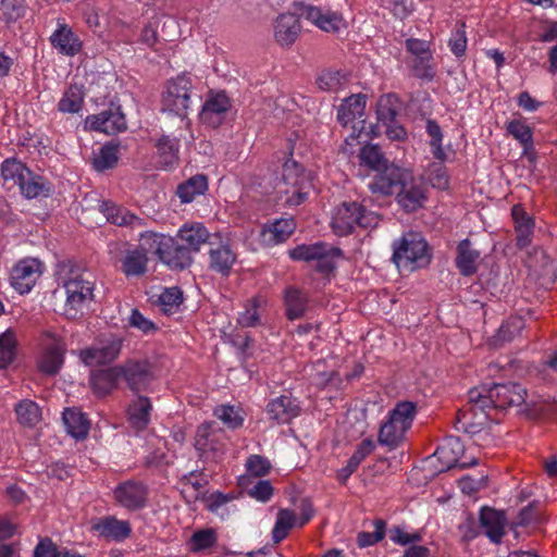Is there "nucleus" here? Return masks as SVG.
Here are the masks:
<instances>
[{
    "instance_id": "4",
    "label": "nucleus",
    "mask_w": 557,
    "mask_h": 557,
    "mask_svg": "<svg viewBox=\"0 0 557 557\" xmlns=\"http://www.w3.org/2000/svg\"><path fill=\"white\" fill-rule=\"evenodd\" d=\"M376 224L377 216L356 201L343 202L336 207L331 222L333 232L338 236L352 233L356 226L368 228Z\"/></svg>"
},
{
    "instance_id": "64",
    "label": "nucleus",
    "mask_w": 557,
    "mask_h": 557,
    "mask_svg": "<svg viewBox=\"0 0 557 557\" xmlns=\"http://www.w3.org/2000/svg\"><path fill=\"white\" fill-rule=\"evenodd\" d=\"M191 542L193 550L198 552L213 546L216 542V536L213 530H200L193 534Z\"/></svg>"
},
{
    "instance_id": "35",
    "label": "nucleus",
    "mask_w": 557,
    "mask_h": 557,
    "mask_svg": "<svg viewBox=\"0 0 557 557\" xmlns=\"http://www.w3.org/2000/svg\"><path fill=\"white\" fill-rule=\"evenodd\" d=\"M366 108V96L358 94L346 98L337 111V120L346 126L357 117H362Z\"/></svg>"
},
{
    "instance_id": "43",
    "label": "nucleus",
    "mask_w": 557,
    "mask_h": 557,
    "mask_svg": "<svg viewBox=\"0 0 557 557\" xmlns=\"http://www.w3.org/2000/svg\"><path fill=\"white\" fill-rule=\"evenodd\" d=\"M409 67L412 76L423 82H432L436 76L433 54L411 58L409 61Z\"/></svg>"
},
{
    "instance_id": "60",
    "label": "nucleus",
    "mask_w": 557,
    "mask_h": 557,
    "mask_svg": "<svg viewBox=\"0 0 557 557\" xmlns=\"http://www.w3.org/2000/svg\"><path fill=\"white\" fill-rule=\"evenodd\" d=\"M0 11L8 23L15 22L24 16L25 0H2Z\"/></svg>"
},
{
    "instance_id": "45",
    "label": "nucleus",
    "mask_w": 557,
    "mask_h": 557,
    "mask_svg": "<svg viewBox=\"0 0 557 557\" xmlns=\"http://www.w3.org/2000/svg\"><path fill=\"white\" fill-rule=\"evenodd\" d=\"M17 421L26 426H35L41 419L39 406L29 399H23L15 406Z\"/></svg>"
},
{
    "instance_id": "40",
    "label": "nucleus",
    "mask_w": 557,
    "mask_h": 557,
    "mask_svg": "<svg viewBox=\"0 0 557 557\" xmlns=\"http://www.w3.org/2000/svg\"><path fill=\"white\" fill-rule=\"evenodd\" d=\"M406 429L401 423L394 421L391 417L383 423L379 432V443L389 449L396 448L404 440Z\"/></svg>"
},
{
    "instance_id": "14",
    "label": "nucleus",
    "mask_w": 557,
    "mask_h": 557,
    "mask_svg": "<svg viewBox=\"0 0 557 557\" xmlns=\"http://www.w3.org/2000/svg\"><path fill=\"white\" fill-rule=\"evenodd\" d=\"M408 171L394 164L377 172L369 187L372 194L392 196L397 194Z\"/></svg>"
},
{
    "instance_id": "47",
    "label": "nucleus",
    "mask_w": 557,
    "mask_h": 557,
    "mask_svg": "<svg viewBox=\"0 0 557 557\" xmlns=\"http://www.w3.org/2000/svg\"><path fill=\"white\" fill-rule=\"evenodd\" d=\"M478 414L463 408L460 409L457 412L456 416V429L458 431H462L465 433L469 434H476L482 430V426L487 421V414L486 416H480L479 420L476 422L473 421V419Z\"/></svg>"
},
{
    "instance_id": "62",
    "label": "nucleus",
    "mask_w": 557,
    "mask_h": 557,
    "mask_svg": "<svg viewBox=\"0 0 557 557\" xmlns=\"http://www.w3.org/2000/svg\"><path fill=\"white\" fill-rule=\"evenodd\" d=\"M466 24L463 22L458 23V27L451 34L449 39V47L451 52L460 58L465 55L467 49V36L465 30Z\"/></svg>"
},
{
    "instance_id": "12",
    "label": "nucleus",
    "mask_w": 557,
    "mask_h": 557,
    "mask_svg": "<svg viewBox=\"0 0 557 557\" xmlns=\"http://www.w3.org/2000/svg\"><path fill=\"white\" fill-rule=\"evenodd\" d=\"M90 128L94 131L102 132L108 135H114L116 133L126 129V119L121 110L120 106L111 103L108 110L100 112L99 114L89 115L86 120Z\"/></svg>"
},
{
    "instance_id": "22",
    "label": "nucleus",
    "mask_w": 557,
    "mask_h": 557,
    "mask_svg": "<svg viewBox=\"0 0 557 557\" xmlns=\"http://www.w3.org/2000/svg\"><path fill=\"white\" fill-rule=\"evenodd\" d=\"M230 108L231 103L228 97L224 92L216 94L205 102L200 119L203 123L216 127L222 123L224 114Z\"/></svg>"
},
{
    "instance_id": "2",
    "label": "nucleus",
    "mask_w": 557,
    "mask_h": 557,
    "mask_svg": "<svg viewBox=\"0 0 557 557\" xmlns=\"http://www.w3.org/2000/svg\"><path fill=\"white\" fill-rule=\"evenodd\" d=\"M281 199L287 206H299L312 188L310 173L297 161L287 160L282 169V178L276 185Z\"/></svg>"
},
{
    "instance_id": "30",
    "label": "nucleus",
    "mask_w": 557,
    "mask_h": 557,
    "mask_svg": "<svg viewBox=\"0 0 557 557\" xmlns=\"http://www.w3.org/2000/svg\"><path fill=\"white\" fill-rule=\"evenodd\" d=\"M148 257L145 249H128L121 259V271L126 277L141 276L147 272Z\"/></svg>"
},
{
    "instance_id": "53",
    "label": "nucleus",
    "mask_w": 557,
    "mask_h": 557,
    "mask_svg": "<svg viewBox=\"0 0 557 557\" xmlns=\"http://www.w3.org/2000/svg\"><path fill=\"white\" fill-rule=\"evenodd\" d=\"M417 414V404L413 401H399L395 408L389 412V417L401 423L406 429H410L412 421Z\"/></svg>"
},
{
    "instance_id": "59",
    "label": "nucleus",
    "mask_w": 557,
    "mask_h": 557,
    "mask_svg": "<svg viewBox=\"0 0 557 557\" xmlns=\"http://www.w3.org/2000/svg\"><path fill=\"white\" fill-rule=\"evenodd\" d=\"M272 466L270 461L261 455H251L246 461V470L248 475L253 478H262L267 475Z\"/></svg>"
},
{
    "instance_id": "28",
    "label": "nucleus",
    "mask_w": 557,
    "mask_h": 557,
    "mask_svg": "<svg viewBox=\"0 0 557 557\" xmlns=\"http://www.w3.org/2000/svg\"><path fill=\"white\" fill-rule=\"evenodd\" d=\"M210 237L207 228L200 224H186L184 225L176 236V239L180 240L190 252L199 251L201 245L206 244Z\"/></svg>"
},
{
    "instance_id": "21",
    "label": "nucleus",
    "mask_w": 557,
    "mask_h": 557,
    "mask_svg": "<svg viewBox=\"0 0 557 557\" xmlns=\"http://www.w3.org/2000/svg\"><path fill=\"white\" fill-rule=\"evenodd\" d=\"M296 230L294 218H282L262 227L261 237L264 244L273 246L284 243Z\"/></svg>"
},
{
    "instance_id": "32",
    "label": "nucleus",
    "mask_w": 557,
    "mask_h": 557,
    "mask_svg": "<svg viewBox=\"0 0 557 557\" xmlns=\"http://www.w3.org/2000/svg\"><path fill=\"white\" fill-rule=\"evenodd\" d=\"M63 422L67 433L74 438L84 440L87 437L90 422L81 410L66 408L63 412Z\"/></svg>"
},
{
    "instance_id": "20",
    "label": "nucleus",
    "mask_w": 557,
    "mask_h": 557,
    "mask_svg": "<svg viewBox=\"0 0 557 557\" xmlns=\"http://www.w3.org/2000/svg\"><path fill=\"white\" fill-rule=\"evenodd\" d=\"M301 29L298 15L294 13L281 14L274 25V36L282 47L292 46L299 36Z\"/></svg>"
},
{
    "instance_id": "26",
    "label": "nucleus",
    "mask_w": 557,
    "mask_h": 557,
    "mask_svg": "<svg viewBox=\"0 0 557 557\" xmlns=\"http://www.w3.org/2000/svg\"><path fill=\"white\" fill-rule=\"evenodd\" d=\"M101 211L107 216V220L119 226H128L132 228H139L145 225V221L131 213L127 209L117 207L111 201H103Z\"/></svg>"
},
{
    "instance_id": "41",
    "label": "nucleus",
    "mask_w": 557,
    "mask_h": 557,
    "mask_svg": "<svg viewBox=\"0 0 557 557\" xmlns=\"http://www.w3.org/2000/svg\"><path fill=\"white\" fill-rule=\"evenodd\" d=\"M208 189V177L203 174H197L177 186L176 195L182 202H190L197 195L203 194Z\"/></svg>"
},
{
    "instance_id": "61",
    "label": "nucleus",
    "mask_w": 557,
    "mask_h": 557,
    "mask_svg": "<svg viewBox=\"0 0 557 557\" xmlns=\"http://www.w3.org/2000/svg\"><path fill=\"white\" fill-rule=\"evenodd\" d=\"M541 519L540 502L533 500L528 506L522 508L517 517L516 524L527 527L531 523H536Z\"/></svg>"
},
{
    "instance_id": "16",
    "label": "nucleus",
    "mask_w": 557,
    "mask_h": 557,
    "mask_svg": "<svg viewBox=\"0 0 557 557\" xmlns=\"http://www.w3.org/2000/svg\"><path fill=\"white\" fill-rule=\"evenodd\" d=\"M122 345L121 338L112 337L100 345L82 350L81 358L87 366L108 364L117 358Z\"/></svg>"
},
{
    "instance_id": "48",
    "label": "nucleus",
    "mask_w": 557,
    "mask_h": 557,
    "mask_svg": "<svg viewBox=\"0 0 557 557\" xmlns=\"http://www.w3.org/2000/svg\"><path fill=\"white\" fill-rule=\"evenodd\" d=\"M506 128L508 134L522 145L524 154H529L533 150V133L530 126L519 120H513L507 124Z\"/></svg>"
},
{
    "instance_id": "25",
    "label": "nucleus",
    "mask_w": 557,
    "mask_h": 557,
    "mask_svg": "<svg viewBox=\"0 0 557 557\" xmlns=\"http://www.w3.org/2000/svg\"><path fill=\"white\" fill-rule=\"evenodd\" d=\"M301 14L319 28L327 33L338 32L343 23V18L339 14L330 11L324 12L318 7L307 5L301 11Z\"/></svg>"
},
{
    "instance_id": "29",
    "label": "nucleus",
    "mask_w": 557,
    "mask_h": 557,
    "mask_svg": "<svg viewBox=\"0 0 557 557\" xmlns=\"http://www.w3.org/2000/svg\"><path fill=\"white\" fill-rule=\"evenodd\" d=\"M121 366L99 370L91 376V386L99 396H106L116 388L121 374Z\"/></svg>"
},
{
    "instance_id": "56",
    "label": "nucleus",
    "mask_w": 557,
    "mask_h": 557,
    "mask_svg": "<svg viewBox=\"0 0 557 557\" xmlns=\"http://www.w3.org/2000/svg\"><path fill=\"white\" fill-rule=\"evenodd\" d=\"M375 527L374 532H359L357 535V543L359 547H368L382 541L386 533V522L383 519H375L373 521Z\"/></svg>"
},
{
    "instance_id": "6",
    "label": "nucleus",
    "mask_w": 557,
    "mask_h": 557,
    "mask_svg": "<svg viewBox=\"0 0 557 557\" xmlns=\"http://www.w3.org/2000/svg\"><path fill=\"white\" fill-rule=\"evenodd\" d=\"M293 260L317 261L315 270L324 275L331 274L336 268V261L343 257L338 247L325 243L299 245L288 252Z\"/></svg>"
},
{
    "instance_id": "37",
    "label": "nucleus",
    "mask_w": 557,
    "mask_h": 557,
    "mask_svg": "<svg viewBox=\"0 0 557 557\" xmlns=\"http://www.w3.org/2000/svg\"><path fill=\"white\" fill-rule=\"evenodd\" d=\"M494 397H492V389L491 387L486 388L483 386L482 388H472L469 391V400L466 409L479 413V411L482 413L481 416H486L487 419L490 418V413L487 409H495V403Z\"/></svg>"
},
{
    "instance_id": "5",
    "label": "nucleus",
    "mask_w": 557,
    "mask_h": 557,
    "mask_svg": "<svg viewBox=\"0 0 557 557\" xmlns=\"http://www.w3.org/2000/svg\"><path fill=\"white\" fill-rule=\"evenodd\" d=\"M426 242L418 233L410 232L404 235L398 244H394L392 260L397 267L414 270L430 262Z\"/></svg>"
},
{
    "instance_id": "23",
    "label": "nucleus",
    "mask_w": 557,
    "mask_h": 557,
    "mask_svg": "<svg viewBox=\"0 0 557 557\" xmlns=\"http://www.w3.org/2000/svg\"><path fill=\"white\" fill-rule=\"evenodd\" d=\"M152 403L149 397L138 395L127 407V421L129 425L137 430H145L150 422Z\"/></svg>"
},
{
    "instance_id": "57",
    "label": "nucleus",
    "mask_w": 557,
    "mask_h": 557,
    "mask_svg": "<svg viewBox=\"0 0 557 557\" xmlns=\"http://www.w3.org/2000/svg\"><path fill=\"white\" fill-rule=\"evenodd\" d=\"M528 264L540 275H548L552 272V260L541 248L534 249L528 259Z\"/></svg>"
},
{
    "instance_id": "54",
    "label": "nucleus",
    "mask_w": 557,
    "mask_h": 557,
    "mask_svg": "<svg viewBox=\"0 0 557 557\" xmlns=\"http://www.w3.org/2000/svg\"><path fill=\"white\" fill-rule=\"evenodd\" d=\"M157 148L164 165H172L177 161L178 139L162 135L157 143Z\"/></svg>"
},
{
    "instance_id": "52",
    "label": "nucleus",
    "mask_w": 557,
    "mask_h": 557,
    "mask_svg": "<svg viewBox=\"0 0 557 557\" xmlns=\"http://www.w3.org/2000/svg\"><path fill=\"white\" fill-rule=\"evenodd\" d=\"M16 341L11 330L0 335V369H7L15 359Z\"/></svg>"
},
{
    "instance_id": "42",
    "label": "nucleus",
    "mask_w": 557,
    "mask_h": 557,
    "mask_svg": "<svg viewBox=\"0 0 557 557\" xmlns=\"http://www.w3.org/2000/svg\"><path fill=\"white\" fill-rule=\"evenodd\" d=\"M399 99L394 94L383 95L379 98L376 104V117L382 125L395 123L398 115Z\"/></svg>"
},
{
    "instance_id": "24",
    "label": "nucleus",
    "mask_w": 557,
    "mask_h": 557,
    "mask_svg": "<svg viewBox=\"0 0 557 557\" xmlns=\"http://www.w3.org/2000/svg\"><path fill=\"white\" fill-rule=\"evenodd\" d=\"M309 296L298 287L288 286L284 290V305L286 318L290 321L300 319L308 309Z\"/></svg>"
},
{
    "instance_id": "27",
    "label": "nucleus",
    "mask_w": 557,
    "mask_h": 557,
    "mask_svg": "<svg viewBox=\"0 0 557 557\" xmlns=\"http://www.w3.org/2000/svg\"><path fill=\"white\" fill-rule=\"evenodd\" d=\"M101 211L107 216V220L119 226H128L132 228H139L145 225V221L131 213L127 209L117 207L111 201H103Z\"/></svg>"
},
{
    "instance_id": "51",
    "label": "nucleus",
    "mask_w": 557,
    "mask_h": 557,
    "mask_svg": "<svg viewBox=\"0 0 557 557\" xmlns=\"http://www.w3.org/2000/svg\"><path fill=\"white\" fill-rule=\"evenodd\" d=\"M347 83V75L334 70H324L317 78L318 87L324 91H337Z\"/></svg>"
},
{
    "instance_id": "46",
    "label": "nucleus",
    "mask_w": 557,
    "mask_h": 557,
    "mask_svg": "<svg viewBox=\"0 0 557 557\" xmlns=\"http://www.w3.org/2000/svg\"><path fill=\"white\" fill-rule=\"evenodd\" d=\"M84 103V91L81 86L71 85L58 103L59 110L64 113H77Z\"/></svg>"
},
{
    "instance_id": "31",
    "label": "nucleus",
    "mask_w": 557,
    "mask_h": 557,
    "mask_svg": "<svg viewBox=\"0 0 557 557\" xmlns=\"http://www.w3.org/2000/svg\"><path fill=\"white\" fill-rule=\"evenodd\" d=\"M92 530L101 536L111 537L116 541L124 540L131 534L129 523L120 521L115 517H104L92 523Z\"/></svg>"
},
{
    "instance_id": "39",
    "label": "nucleus",
    "mask_w": 557,
    "mask_h": 557,
    "mask_svg": "<svg viewBox=\"0 0 557 557\" xmlns=\"http://www.w3.org/2000/svg\"><path fill=\"white\" fill-rule=\"evenodd\" d=\"M209 255V268L223 276H228L236 260V255L232 249L228 246H220L215 249H210Z\"/></svg>"
},
{
    "instance_id": "11",
    "label": "nucleus",
    "mask_w": 557,
    "mask_h": 557,
    "mask_svg": "<svg viewBox=\"0 0 557 557\" xmlns=\"http://www.w3.org/2000/svg\"><path fill=\"white\" fill-rule=\"evenodd\" d=\"M397 203L408 213L422 208L426 201L425 187L410 172L405 174L400 188L396 194Z\"/></svg>"
},
{
    "instance_id": "8",
    "label": "nucleus",
    "mask_w": 557,
    "mask_h": 557,
    "mask_svg": "<svg viewBox=\"0 0 557 557\" xmlns=\"http://www.w3.org/2000/svg\"><path fill=\"white\" fill-rule=\"evenodd\" d=\"M121 371L122 379L135 394L148 392L157 380L156 367L148 359H127L121 366Z\"/></svg>"
},
{
    "instance_id": "50",
    "label": "nucleus",
    "mask_w": 557,
    "mask_h": 557,
    "mask_svg": "<svg viewBox=\"0 0 557 557\" xmlns=\"http://www.w3.org/2000/svg\"><path fill=\"white\" fill-rule=\"evenodd\" d=\"M296 516L290 509H281L277 512L276 522L272 531V539L275 544L282 542L295 525Z\"/></svg>"
},
{
    "instance_id": "58",
    "label": "nucleus",
    "mask_w": 557,
    "mask_h": 557,
    "mask_svg": "<svg viewBox=\"0 0 557 557\" xmlns=\"http://www.w3.org/2000/svg\"><path fill=\"white\" fill-rule=\"evenodd\" d=\"M183 302V293L178 287L166 288L159 296V305L164 313H172Z\"/></svg>"
},
{
    "instance_id": "34",
    "label": "nucleus",
    "mask_w": 557,
    "mask_h": 557,
    "mask_svg": "<svg viewBox=\"0 0 557 557\" xmlns=\"http://www.w3.org/2000/svg\"><path fill=\"white\" fill-rule=\"evenodd\" d=\"M525 323L521 317H509L491 338V345L495 348L512 342L524 329Z\"/></svg>"
},
{
    "instance_id": "18",
    "label": "nucleus",
    "mask_w": 557,
    "mask_h": 557,
    "mask_svg": "<svg viewBox=\"0 0 557 557\" xmlns=\"http://www.w3.org/2000/svg\"><path fill=\"white\" fill-rule=\"evenodd\" d=\"M147 490L145 485L136 481H126L114 490V497L123 507L136 510L145 506Z\"/></svg>"
},
{
    "instance_id": "63",
    "label": "nucleus",
    "mask_w": 557,
    "mask_h": 557,
    "mask_svg": "<svg viewBox=\"0 0 557 557\" xmlns=\"http://www.w3.org/2000/svg\"><path fill=\"white\" fill-rule=\"evenodd\" d=\"M214 416L231 429H238L243 425L244 419L235 411L233 406L216 407L214 409Z\"/></svg>"
},
{
    "instance_id": "1",
    "label": "nucleus",
    "mask_w": 557,
    "mask_h": 557,
    "mask_svg": "<svg viewBox=\"0 0 557 557\" xmlns=\"http://www.w3.org/2000/svg\"><path fill=\"white\" fill-rule=\"evenodd\" d=\"M1 175L8 188L18 186L22 195L27 199L47 197L50 194L47 181L15 159H7L2 163Z\"/></svg>"
},
{
    "instance_id": "19",
    "label": "nucleus",
    "mask_w": 557,
    "mask_h": 557,
    "mask_svg": "<svg viewBox=\"0 0 557 557\" xmlns=\"http://www.w3.org/2000/svg\"><path fill=\"white\" fill-rule=\"evenodd\" d=\"M480 525L493 543H500L505 535L507 519L504 511L491 507H483L480 511Z\"/></svg>"
},
{
    "instance_id": "10",
    "label": "nucleus",
    "mask_w": 557,
    "mask_h": 557,
    "mask_svg": "<svg viewBox=\"0 0 557 557\" xmlns=\"http://www.w3.org/2000/svg\"><path fill=\"white\" fill-rule=\"evenodd\" d=\"M215 422H205L197 428L194 446L200 458L218 459L224 454V444L220 440Z\"/></svg>"
},
{
    "instance_id": "13",
    "label": "nucleus",
    "mask_w": 557,
    "mask_h": 557,
    "mask_svg": "<svg viewBox=\"0 0 557 557\" xmlns=\"http://www.w3.org/2000/svg\"><path fill=\"white\" fill-rule=\"evenodd\" d=\"M64 287L66 290L65 314L67 318L74 319L86 299L92 298L94 287L90 282L81 276L66 281Z\"/></svg>"
},
{
    "instance_id": "49",
    "label": "nucleus",
    "mask_w": 557,
    "mask_h": 557,
    "mask_svg": "<svg viewBox=\"0 0 557 557\" xmlns=\"http://www.w3.org/2000/svg\"><path fill=\"white\" fill-rule=\"evenodd\" d=\"M117 148L119 145L113 143L103 145L92 160L94 168L99 172L113 169L119 161Z\"/></svg>"
},
{
    "instance_id": "17",
    "label": "nucleus",
    "mask_w": 557,
    "mask_h": 557,
    "mask_svg": "<svg viewBox=\"0 0 557 557\" xmlns=\"http://www.w3.org/2000/svg\"><path fill=\"white\" fill-rule=\"evenodd\" d=\"M300 406L290 395H281L267 405V414L278 424L289 423L300 413Z\"/></svg>"
},
{
    "instance_id": "33",
    "label": "nucleus",
    "mask_w": 557,
    "mask_h": 557,
    "mask_svg": "<svg viewBox=\"0 0 557 557\" xmlns=\"http://www.w3.org/2000/svg\"><path fill=\"white\" fill-rule=\"evenodd\" d=\"M479 257L480 252L471 249L470 240L463 239L457 246L456 267L463 276H471L478 271Z\"/></svg>"
},
{
    "instance_id": "15",
    "label": "nucleus",
    "mask_w": 557,
    "mask_h": 557,
    "mask_svg": "<svg viewBox=\"0 0 557 557\" xmlns=\"http://www.w3.org/2000/svg\"><path fill=\"white\" fill-rule=\"evenodd\" d=\"M491 389L496 410H504L511 406L527 404L528 392L521 384L512 382L494 383Z\"/></svg>"
},
{
    "instance_id": "3",
    "label": "nucleus",
    "mask_w": 557,
    "mask_h": 557,
    "mask_svg": "<svg viewBox=\"0 0 557 557\" xmlns=\"http://www.w3.org/2000/svg\"><path fill=\"white\" fill-rule=\"evenodd\" d=\"M141 239L153 249L159 259L173 270H185L193 263V252L176 238L156 233L141 234Z\"/></svg>"
},
{
    "instance_id": "55",
    "label": "nucleus",
    "mask_w": 557,
    "mask_h": 557,
    "mask_svg": "<svg viewBox=\"0 0 557 557\" xmlns=\"http://www.w3.org/2000/svg\"><path fill=\"white\" fill-rule=\"evenodd\" d=\"M428 178L435 188L445 190L449 187V176L442 162H432L426 170Z\"/></svg>"
},
{
    "instance_id": "44",
    "label": "nucleus",
    "mask_w": 557,
    "mask_h": 557,
    "mask_svg": "<svg viewBox=\"0 0 557 557\" xmlns=\"http://www.w3.org/2000/svg\"><path fill=\"white\" fill-rule=\"evenodd\" d=\"M359 158L362 164L376 172L391 165L377 145L368 144L363 146L360 149Z\"/></svg>"
},
{
    "instance_id": "38",
    "label": "nucleus",
    "mask_w": 557,
    "mask_h": 557,
    "mask_svg": "<svg viewBox=\"0 0 557 557\" xmlns=\"http://www.w3.org/2000/svg\"><path fill=\"white\" fill-rule=\"evenodd\" d=\"M63 355L64 347L59 343L52 344L49 347H47L38 362V368L40 372L48 375L57 374L63 364Z\"/></svg>"
},
{
    "instance_id": "9",
    "label": "nucleus",
    "mask_w": 557,
    "mask_h": 557,
    "mask_svg": "<svg viewBox=\"0 0 557 557\" xmlns=\"http://www.w3.org/2000/svg\"><path fill=\"white\" fill-rule=\"evenodd\" d=\"M42 262L37 258H24L20 260L11 271V285L20 294L30 292L42 274Z\"/></svg>"
},
{
    "instance_id": "7",
    "label": "nucleus",
    "mask_w": 557,
    "mask_h": 557,
    "mask_svg": "<svg viewBox=\"0 0 557 557\" xmlns=\"http://www.w3.org/2000/svg\"><path fill=\"white\" fill-rule=\"evenodd\" d=\"M191 98V79L186 75H180L168 82L162 95V110L184 119L193 103Z\"/></svg>"
},
{
    "instance_id": "36",
    "label": "nucleus",
    "mask_w": 557,
    "mask_h": 557,
    "mask_svg": "<svg viewBox=\"0 0 557 557\" xmlns=\"http://www.w3.org/2000/svg\"><path fill=\"white\" fill-rule=\"evenodd\" d=\"M50 39L54 48L67 55H75L82 48L81 41L66 25H61Z\"/></svg>"
}]
</instances>
